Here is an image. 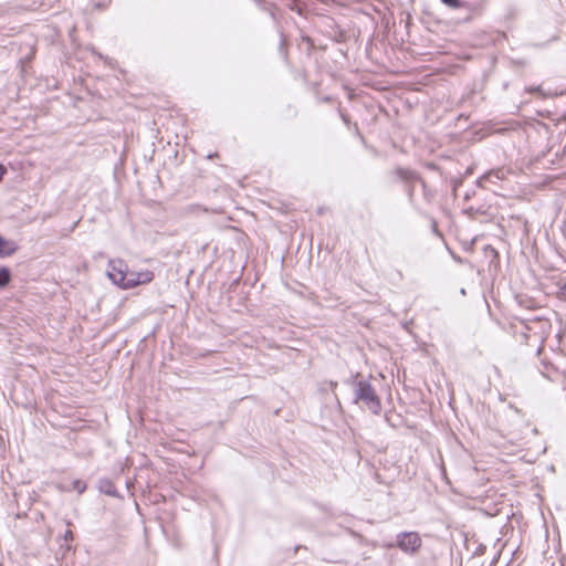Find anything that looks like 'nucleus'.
Wrapping results in <instances>:
<instances>
[{"label":"nucleus","instance_id":"f257e3e1","mask_svg":"<svg viewBox=\"0 0 566 566\" xmlns=\"http://www.w3.org/2000/svg\"><path fill=\"white\" fill-rule=\"evenodd\" d=\"M512 328L514 335L520 337L521 342L527 345H542L548 335L551 323L546 318L532 316L516 319V322L512 324Z\"/></svg>","mask_w":566,"mask_h":566},{"label":"nucleus","instance_id":"39448f33","mask_svg":"<svg viewBox=\"0 0 566 566\" xmlns=\"http://www.w3.org/2000/svg\"><path fill=\"white\" fill-rule=\"evenodd\" d=\"M506 172L507 171L503 168L490 170L479 179L478 184L481 187H486L488 184H496L505 179Z\"/></svg>","mask_w":566,"mask_h":566},{"label":"nucleus","instance_id":"2eb2a0df","mask_svg":"<svg viewBox=\"0 0 566 566\" xmlns=\"http://www.w3.org/2000/svg\"><path fill=\"white\" fill-rule=\"evenodd\" d=\"M560 566H564V563H563V560H560Z\"/></svg>","mask_w":566,"mask_h":566},{"label":"nucleus","instance_id":"9d476101","mask_svg":"<svg viewBox=\"0 0 566 566\" xmlns=\"http://www.w3.org/2000/svg\"><path fill=\"white\" fill-rule=\"evenodd\" d=\"M441 1L450 8H459L460 7L459 0H441Z\"/></svg>","mask_w":566,"mask_h":566},{"label":"nucleus","instance_id":"0eeeda50","mask_svg":"<svg viewBox=\"0 0 566 566\" xmlns=\"http://www.w3.org/2000/svg\"><path fill=\"white\" fill-rule=\"evenodd\" d=\"M57 488L62 492L76 491L78 494H82L86 490V483L82 480H74L71 486L60 484Z\"/></svg>","mask_w":566,"mask_h":566},{"label":"nucleus","instance_id":"f03ea898","mask_svg":"<svg viewBox=\"0 0 566 566\" xmlns=\"http://www.w3.org/2000/svg\"><path fill=\"white\" fill-rule=\"evenodd\" d=\"M107 275L114 284L122 289H132L139 284H146L154 279L150 271H128L127 265L122 260H111L108 262Z\"/></svg>","mask_w":566,"mask_h":566},{"label":"nucleus","instance_id":"423d86ee","mask_svg":"<svg viewBox=\"0 0 566 566\" xmlns=\"http://www.w3.org/2000/svg\"><path fill=\"white\" fill-rule=\"evenodd\" d=\"M18 245L13 241H8L0 235V258L13 254Z\"/></svg>","mask_w":566,"mask_h":566},{"label":"nucleus","instance_id":"ddd939ff","mask_svg":"<svg viewBox=\"0 0 566 566\" xmlns=\"http://www.w3.org/2000/svg\"><path fill=\"white\" fill-rule=\"evenodd\" d=\"M7 169L3 165L0 164V180H2Z\"/></svg>","mask_w":566,"mask_h":566},{"label":"nucleus","instance_id":"4468645a","mask_svg":"<svg viewBox=\"0 0 566 566\" xmlns=\"http://www.w3.org/2000/svg\"><path fill=\"white\" fill-rule=\"evenodd\" d=\"M336 386H337V382H333V381L331 382V388H332L333 390L336 388Z\"/></svg>","mask_w":566,"mask_h":566},{"label":"nucleus","instance_id":"20e7f679","mask_svg":"<svg viewBox=\"0 0 566 566\" xmlns=\"http://www.w3.org/2000/svg\"><path fill=\"white\" fill-rule=\"evenodd\" d=\"M397 546L405 553L413 554L421 546V538L416 532H403L397 535Z\"/></svg>","mask_w":566,"mask_h":566},{"label":"nucleus","instance_id":"9b49d317","mask_svg":"<svg viewBox=\"0 0 566 566\" xmlns=\"http://www.w3.org/2000/svg\"><path fill=\"white\" fill-rule=\"evenodd\" d=\"M557 338H558V350H559V355H560V357H563L564 349L560 347V346H562V338H563L562 333H558V334H557Z\"/></svg>","mask_w":566,"mask_h":566},{"label":"nucleus","instance_id":"7ed1b4c3","mask_svg":"<svg viewBox=\"0 0 566 566\" xmlns=\"http://www.w3.org/2000/svg\"><path fill=\"white\" fill-rule=\"evenodd\" d=\"M354 403L361 402L370 412L379 415L381 401L371 384L364 379H355L353 382Z\"/></svg>","mask_w":566,"mask_h":566},{"label":"nucleus","instance_id":"6e6552de","mask_svg":"<svg viewBox=\"0 0 566 566\" xmlns=\"http://www.w3.org/2000/svg\"><path fill=\"white\" fill-rule=\"evenodd\" d=\"M101 490L107 494V495H112V496H115L116 495V489L115 486L113 485L112 482L109 481H102L101 482Z\"/></svg>","mask_w":566,"mask_h":566},{"label":"nucleus","instance_id":"1a4fd4ad","mask_svg":"<svg viewBox=\"0 0 566 566\" xmlns=\"http://www.w3.org/2000/svg\"><path fill=\"white\" fill-rule=\"evenodd\" d=\"M11 279L10 271L7 268L0 269V287H4L9 284Z\"/></svg>","mask_w":566,"mask_h":566},{"label":"nucleus","instance_id":"f8f14e48","mask_svg":"<svg viewBox=\"0 0 566 566\" xmlns=\"http://www.w3.org/2000/svg\"><path fill=\"white\" fill-rule=\"evenodd\" d=\"M64 538H65L66 541H72V539H73V533H72V531L67 530V531L65 532Z\"/></svg>","mask_w":566,"mask_h":566}]
</instances>
